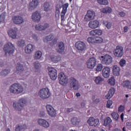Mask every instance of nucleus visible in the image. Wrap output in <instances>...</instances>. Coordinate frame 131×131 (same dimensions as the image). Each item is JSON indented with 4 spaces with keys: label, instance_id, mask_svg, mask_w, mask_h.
<instances>
[{
    "label": "nucleus",
    "instance_id": "f257e3e1",
    "mask_svg": "<svg viewBox=\"0 0 131 131\" xmlns=\"http://www.w3.org/2000/svg\"><path fill=\"white\" fill-rule=\"evenodd\" d=\"M9 91L11 94L19 95L24 91L23 86L19 83H14L9 87Z\"/></svg>",
    "mask_w": 131,
    "mask_h": 131
},
{
    "label": "nucleus",
    "instance_id": "f03ea898",
    "mask_svg": "<svg viewBox=\"0 0 131 131\" xmlns=\"http://www.w3.org/2000/svg\"><path fill=\"white\" fill-rule=\"evenodd\" d=\"M3 50L6 55H7V54L12 55L15 52V46L11 42H8L4 45Z\"/></svg>",
    "mask_w": 131,
    "mask_h": 131
},
{
    "label": "nucleus",
    "instance_id": "7ed1b4c3",
    "mask_svg": "<svg viewBox=\"0 0 131 131\" xmlns=\"http://www.w3.org/2000/svg\"><path fill=\"white\" fill-rule=\"evenodd\" d=\"M26 100L24 98L19 99L17 103H13V107L18 111H21L23 110V107L26 105Z\"/></svg>",
    "mask_w": 131,
    "mask_h": 131
},
{
    "label": "nucleus",
    "instance_id": "20e7f679",
    "mask_svg": "<svg viewBox=\"0 0 131 131\" xmlns=\"http://www.w3.org/2000/svg\"><path fill=\"white\" fill-rule=\"evenodd\" d=\"M100 61L101 63L104 65H110L113 62V58H112V56L106 54L101 56Z\"/></svg>",
    "mask_w": 131,
    "mask_h": 131
},
{
    "label": "nucleus",
    "instance_id": "39448f33",
    "mask_svg": "<svg viewBox=\"0 0 131 131\" xmlns=\"http://www.w3.org/2000/svg\"><path fill=\"white\" fill-rule=\"evenodd\" d=\"M39 96L41 99H48L51 96L50 90L48 88H43L39 92Z\"/></svg>",
    "mask_w": 131,
    "mask_h": 131
},
{
    "label": "nucleus",
    "instance_id": "423d86ee",
    "mask_svg": "<svg viewBox=\"0 0 131 131\" xmlns=\"http://www.w3.org/2000/svg\"><path fill=\"white\" fill-rule=\"evenodd\" d=\"M114 55L118 58H121L123 56V47L118 46L114 50Z\"/></svg>",
    "mask_w": 131,
    "mask_h": 131
},
{
    "label": "nucleus",
    "instance_id": "0eeeda50",
    "mask_svg": "<svg viewBox=\"0 0 131 131\" xmlns=\"http://www.w3.org/2000/svg\"><path fill=\"white\" fill-rule=\"evenodd\" d=\"M58 79L59 83L62 85H66L68 83V78L63 73H60L58 74Z\"/></svg>",
    "mask_w": 131,
    "mask_h": 131
},
{
    "label": "nucleus",
    "instance_id": "6e6552de",
    "mask_svg": "<svg viewBox=\"0 0 131 131\" xmlns=\"http://www.w3.org/2000/svg\"><path fill=\"white\" fill-rule=\"evenodd\" d=\"M97 65V61L94 57L90 58L86 61V66L88 69H93Z\"/></svg>",
    "mask_w": 131,
    "mask_h": 131
},
{
    "label": "nucleus",
    "instance_id": "1a4fd4ad",
    "mask_svg": "<svg viewBox=\"0 0 131 131\" xmlns=\"http://www.w3.org/2000/svg\"><path fill=\"white\" fill-rule=\"evenodd\" d=\"M95 17H96V13H95L94 11L88 10L87 13L84 17V20L85 21H86V22H89V21L94 20V19H95Z\"/></svg>",
    "mask_w": 131,
    "mask_h": 131
},
{
    "label": "nucleus",
    "instance_id": "9d476101",
    "mask_svg": "<svg viewBox=\"0 0 131 131\" xmlns=\"http://www.w3.org/2000/svg\"><path fill=\"white\" fill-rule=\"evenodd\" d=\"M103 40L102 37L98 36L89 37L88 38V41L89 43H101Z\"/></svg>",
    "mask_w": 131,
    "mask_h": 131
},
{
    "label": "nucleus",
    "instance_id": "9b49d317",
    "mask_svg": "<svg viewBox=\"0 0 131 131\" xmlns=\"http://www.w3.org/2000/svg\"><path fill=\"white\" fill-rule=\"evenodd\" d=\"M70 87L73 89L75 91H77L79 89L78 81L73 77H71L70 79Z\"/></svg>",
    "mask_w": 131,
    "mask_h": 131
},
{
    "label": "nucleus",
    "instance_id": "f8f14e48",
    "mask_svg": "<svg viewBox=\"0 0 131 131\" xmlns=\"http://www.w3.org/2000/svg\"><path fill=\"white\" fill-rule=\"evenodd\" d=\"M49 75L52 80H56L57 79V70L53 68H48Z\"/></svg>",
    "mask_w": 131,
    "mask_h": 131
},
{
    "label": "nucleus",
    "instance_id": "ddd939ff",
    "mask_svg": "<svg viewBox=\"0 0 131 131\" xmlns=\"http://www.w3.org/2000/svg\"><path fill=\"white\" fill-rule=\"evenodd\" d=\"M56 50L59 54H64L65 52V43L62 41L58 42L56 45Z\"/></svg>",
    "mask_w": 131,
    "mask_h": 131
},
{
    "label": "nucleus",
    "instance_id": "4468645a",
    "mask_svg": "<svg viewBox=\"0 0 131 131\" xmlns=\"http://www.w3.org/2000/svg\"><path fill=\"white\" fill-rule=\"evenodd\" d=\"M50 23H45L42 25L38 24L36 25L35 29L36 30H38L39 31H43L48 29V28H50Z\"/></svg>",
    "mask_w": 131,
    "mask_h": 131
},
{
    "label": "nucleus",
    "instance_id": "2eb2a0df",
    "mask_svg": "<svg viewBox=\"0 0 131 131\" xmlns=\"http://www.w3.org/2000/svg\"><path fill=\"white\" fill-rule=\"evenodd\" d=\"M75 47L78 51H81V52H83L86 49V45L85 42H83L81 41H79L76 42Z\"/></svg>",
    "mask_w": 131,
    "mask_h": 131
},
{
    "label": "nucleus",
    "instance_id": "dca6fc26",
    "mask_svg": "<svg viewBox=\"0 0 131 131\" xmlns=\"http://www.w3.org/2000/svg\"><path fill=\"white\" fill-rule=\"evenodd\" d=\"M46 109L49 115L51 116L52 117H55L56 115H57V113H56V110L52 106V105L48 104L46 105Z\"/></svg>",
    "mask_w": 131,
    "mask_h": 131
},
{
    "label": "nucleus",
    "instance_id": "f3484780",
    "mask_svg": "<svg viewBox=\"0 0 131 131\" xmlns=\"http://www.w3.org/2000/svg\"><path fill=\"white\" fill-rule=\"evenodd\" d=\"M90 126H97L99 124V119H95L93 117H91L87 121Z\"/></svg>",
    "mask_w": 131,
    "mask_h": 131
},
{
    "label": "nucleus",
    "instance_id": "a211bd4d",
    "mask_svg": "<svg viewBox=\"0 0 131 131\" xmlns=\"http://www.w3.org/2000/svg\"><path fill=\"white\" fill-rule=\"evenodd\" d=\"M12 20L14 24L20 25L24 22L23 18L19 15H15L12 17Z\"/></svg>",
    "mask_w": 131,
    "mask_h": 131
},
{
    "label": "nucleus",
    "instance_id": "6ab92c4d",
    "mask_svg": "<svg viewBox=\"0 0 131 131\" xmlns=\"http://www.w3.org/2000/svg\"><path fill=\"white\" fill-rule=\"evenodd\" d=\"M68 7H69V3H66L62 5V10L60 14L61 21H63L64 18H65V15H66V13H67V9H68Z\"/></svg>",
    "mask_w": 131,
    "mask_h": 131
},
{
    "label": "nucleus",
    "instance_id": "aec40b11",
    "mask_svg": "<svg viewBox=\"0 0 131 131\" xmlns=\"http://www.w3.org/2000/svg\"><path fill=\"white\" fill-rule=\"evenodd\" d=\"M99 25H100V22L99 20H91L88 24L89 28H91V29H96V28H98Z\"/></svg>",
    "mask_w": 131,
    "mask_h": 131
},
{
    "label": "nucleus",
    "instance_id": "412c9836",
    "mask_svg": "<svg viewBox=\"0 0 131 131\" xmlns=\"http://www.w3.org/2000/svg\"><path fill=\"white\" fill-rule=\"evenodd\" d=\"M41 16L38 11L34 12L32 15V19L34 22L38 23L40 21Z\"/></svg>",
    "mask_w": 131,
    "mask_h": 131
},
{
    "label": "nucleus",
    "instance_id": "4be33fe9",
    "mask_svg": "<svg viewBox=\"0 0 131 131\" xmlns=\"http://www.w3.org/2000/svg\"><path fill=\"white\" fill-rule=\"evenodd\" d=\"M110 68L105 67L102 69V76L104 78H108L110 76Z\"/></svg>",
    "mask_w": 131,
    "mask_h": 131
},
{
    "label": "nucleus",
    "instance_id": "5701e85b",
    "mask_svg": "<svg viewBox=\"0 0 131 131\" xmlns=\"http://www.w3.org/2000/svg\"><path fill=\"white\" fill-rule=\"evenodd\" d=\"M33 50H34V46L31 43L28 44L25 48L26 54H31L33 52Z\"/></svg>",
    "mask_w": 131,
    "mask_h": 131
},
{
    "label": "nucleus",
    "instance_id": "b1692460",
    "mask_svg": "<svg viewBox=\"0 0 131 131\" xmlns=\"http://www.w3.org/2000/svg\"><path fill=\"white\" fill-rule=\"evenodd\" d=\"M8 34L10 37L13 38V39H15L17 38V30H13V29H10L8 32Z\"/></svg>",
    "mask_w": 131,
    "mask_h": 131
},
{
    "label": "nucleus",
    "instance_id": "393cba45",
    "mask_svg": "<svg viewBox=\"0 0 131 131\" xmlns=\"http://www.w3.org/2000/svg\"><path fill=\"white\" fill-rule=\"evenodd\" d=\"M24 71V67L23 64H21L20 62H18L16 66V73L17 74H21V73Z\"/></svg>",
    "mask_w": 131,
    "mask_h": 131
},
{
    "label": "nucleus",
    "instance_id": "a878e982",
    "mask_svg": "<svg viewBox=\"0 0 131 131\" xmlns=\"http://www.w3.org/2000/svg\"><path fill=\"white\" fill-rule=\"evenodd\" d=\"M90 35L95 36V35H102L103 34V30L101 29H95L90 32Z\"/></svg>",
    "mask_w": 131,
    "mask_h": 131
},
{
    "label": "nucleus",
    "instance_id": "bb28decb",
    "mask_svg": "<svg viewBox=\"0 0 131 131\" xmlns=\"http://www.w3.org/2000/svg\"><path fill=\"white\" fill-rule=\"evenodd\" d=\"M42 8H43V10L45 12H50L51 10V4L50 2L46 1L42 5Z\"/></svg>",
    "mask_w": 131,
    "mask_h": 131
},
{
    "label": "nucleus",
    "instance_id": "cd10ccee",
    "mask_svg": "<svg viewBox=\"0 0 131 131\" xmlns=\"http://www.w3.org/2000/svg\"><path fill=\"white\" fill-rule=\"evenodd\" d=\"M38 123L39 124V125H41V126H43V127H49L50 126V123H48L47 120L43 119H40L38 120Z\"/></svg>",
    "mask_w": 131,
    "mask_h": 131
},
{
    "label": "nucleus",
    "instance_id": "c85d7f7f",
    "mask_svg": "<svg viewBox=\"0 0 131 131\" xmlns=\"http://www.w3.org/2000/svg\"><path fill=\"white\" fill-rule=\"evenodd\" d=\"M39 3V0H32V2L30 3L29 4V9L32 10L37 8L38 6V3Z\"/></svg>",
    "mask_w": 131,
    "mask_h": 131
},
{
    "label": "nucleus",
    "instance_id": "c756f323",
    "mask_svg": "<svg viewBox=\"0 0 131 131\" xmlns=\"http://www.w3.org/2000/svg\"><path fill=\"white\" fill-rule=\"evenodd\" d=\"M122 86L127 90H131V81L128 80H125L122 82Z\"/></svg>",
    "mask_w": 131,
    "mask_h": 131
},
{
    "label": "nucleus",
    "instance_id": "7c9ffc66",
    "mask_svg": "<svg viewBox=\"0 0 131 131\" xmlns=\"http://www.w3.org/2000/svg\"><path fill=\"white\" fill-rule=\"evenodd\" d=\"M120 68L117 65H114L113 67V73L115 76H119Z\"/></svg>",
    "mask_w": 131,
    "mask_h": 131
},
{
    "label": "nucleus",
    "instance_id": "2f4dec72",
    "mask_svg": "<svg viewBox=\"0 0 131 131\" xmlns=\"http://www.w3.org/2000/svg\"><path fill=\"white\" fill-rule=\"evenodd\" d=\"M71 122L73 126H77L80 123V119L77 117H74L71 119Z\"/></svg>",
    "mask_w": 131,
    "mask_h": 131
},
{
    "label": "nucleus",
    "instance_id": "473e14b6",
    "mask_svg": "<svg viewBox=\"0 0 131 131\" xmlns=\"http://www.w3.org/2000/svg\"><path fill=\"white\" fill-rule=\"evenodd\" d=\"M115 93V89L113 88H112L110 89L108 94L105 95L106 99H111L113 97V95Z\"/></svg>",
    "mask_w": 131,
    "mask_h": 131
},
{
    "label": "nucleus",
    "instance_id": "72a5a7b5",
    "mask_svg": "<svg viewBox=\"0 0 131 131\" xmlns=\"http://www.w3.org/2000/svg\"><path fill=\"white\" fill-rule=\"evenodd\" d=\"M111 122H112V119L109 117H106L104 118L103 125L104 126H110L111 125Z\"/></svg>",
    "mask_w": 131,
    "mask_h": 131
},
{
    "label": "nucleus",
    "instance_id": "f704fd0d",
    "mask_svg": "<svg viewBox=\"0 0 131 131\" xmlns=\"http://www.w3.org/2000/svg\"><path fill=\"white\" fill-rule=\"evenodd\" d=\"M100 12L103 14H107V13H110L112 12V8L110 7H106L105 8H101Z\"/></svg>",
    "mask_w": 131,
    "mask_h": 131
},
{
    "label": "nucleus",
    "instance_id": "c9c22d12",
    "mask_svg": "<svg viewBox=\"0 0 131 131\" xmlns=\"http://www.w3.org/2000/svg\"><path fill=\"white\" fill-rule=\"evenodd\" d=\"M27 129L26 124L18 125L15 128V131H24Z\"/></svg>",
    "mask_w": 131,
    "mask_h": 131
},
{
    "label": "nucleus",
    "instance_id": "e433bc0d",
    "mask_svg": "<svg viewBox=\"0 0 131 131\" xmlns=\"http://www.w3.org/2000/svg\"><path fill=\"white\" fill-rule=\"evenodd\" d=\"M51 59L54 63H58L59 61H61V56L60 55H53L51 57Z\"/></svg>",
    "mask_w": 131,
    "mask_h": 131
},
{
    "label": "nucleus",
    "instance_id": "4c0bfd02",
    "mask_svg": "<svg viewBox=\"0 0 131 131\" xmlns=\"http://www.w3.org/2000/svg\"><path fill=\"white\" fill-rule=\"evenodd\" d=\"M42 55V53H41V51H37L35 53L34 58L35 60H39V59L41 58Z\"/></svg>",
    "mask_w": 131,
    "mask_h": 131
},
{
    "label": "nucleus",
    "instance_id": "58836bf2",
    "mask_svg": "<svg viewBox=\"0 0 131 131\" xmlns=\"http://www.w3.org/2000/svg\"><path fill=\"white\" fill-rule=\"evenodd\" d=\"M104 81V79L101 76H97L95 77L94 81L96 84H101Z\"/></svg>",
    "mask_w": 131,
    "mask_h": 131
},
{
    "label": "nucleus",
    "instance_id": "ea45409f",
    "mask_svg": "<svg viewBox=\"0 0 131 131\" xmlns=\"http://www.w3.org/2000/svg\"><path fill=\"white\" fill-rule=\"evenodd\" d=\"M111 116L113 119H115L116 121H117L118 120V119L119 118V115L116 112H113L111 114Z\"/></svg>",
    "mask_w": 131,
    "mask_h": 131
},
{
    "label": "nucleus",
    "instance_id": "a19ab883",
    "mask_svg": "<svg viewBox=\"0 0 131 131\" xmlns=\"http://www.w3.org/2000/svg\"><path fill=\"white\" fill-rule=\"evenodd\" d=\"M97 2L100 5H103V6H107L109 5L108 0H97Z\"/></svg>",
    "mask_w": 131,
    "mask_h": 131
},
{
    "label": "nucleus",
    "instance_id": "79ce46f5",
    "mask_svg": "<svg viewBox=\"0 0 131 131\" xmlns=\"http://www.w3.org/2000/svg\"><path fill=\"white\" fill-rule=\"evenodd\" d=\"M53 38H54V35H53V34H50L45 37L44 41L45 42H47V41H51Z\"/></svg>",
    "mask_w": 131,
    "mask_h": 131
},
{
    "label": "nucleus",
    "instance_id": "37998d69",
    "mask_svg": "<svg viewBox=\"0 0 131 131\" xmlns=\"http://www.w3.org/2000/svg\"><path fill=\"white\" fill-rule=\"evenodd\" d=\"M108 83L111 85H115V79L114 77H112L108 80Z\"/></svg>",
    "mask_w": 131,
    "mask_h": 131
},
{
    "label": "nucleus",
    "instance_id": "c03bdc74",
    "mask_svg": "<svg viewBox=\"0 0 131 131\" xmlns=\"http://www.w3.org/2000/svg\"><path fill=\"white\" fill-rule=\"evenodd\" d=\"M10 71H11V70H10L6 69V70L2 71L1 72V74L3 76H7V75H8V74H9V73H10Z\"/></svg>",
    "mask_w": 131,
    "mask_h": 131
},
{
    "label": "nucleus",
    "instance_id": "a18cd8bd",
    "mask_svg": "<svg viewBox=\"0 0 131 131\" xmlns=\"http://www.w3.org/2000/svg\"><path fill=\"white\" fill-rule=\"evenodd\" d=\"M103 24L105 25V26H106V28L107 29H111V27L112 26V24L110 22L106 21H103Z\"/></svg>",
    "mask_w": 131,
    "mask_h": 131
},
{
    "label": "nucleus",
    "instance_id": "49530a36",
    "mask_svg": "<svg viewBox=\"0 0 131 131\" xmlns=\"http://www.w3.org/2000/svg\"><path fill=\"white\" fill-rule=\"evenodd\" d=\"M102 69H103V64L102 63H98L96 66V71L100 72V71H102Z\"/></svg>",
    "mask_w": 131,
    "mask_h": 131
},
{
    "label": "nucleus",
    "instance_id": "de8ad7c7",
    "mask_svg": "<svg viewBox=\"0 0 131 131\" xmlns=\"http://www.w3.org/2000/svg\"><path fill=\"white\" fill-rule=\"evenodd\" d=\"M6 19V12H3L0 15V23L4 22Z\"/></svg>",
    "mask_w": 131,
    "mask_h": 131
},
{
    "label": "nucleus",
    "instance_id": "09e8293b",
    "mask_svg": "<svg viewBox=\"0 0 131 131\" xmlns=\"http://www.w3.org/2000/svg\"><path fill=\"white\" fill-rule=\"evenodd\" d=\"M32 39L37 41V40H38V37H37V36L34 34H32L31 37H30V40H32Z\"/></svg>",
    "mask_w": 131,
    "mask_h": 131
},
{
    "label": "nucleus",
    "instance_id": "8fccbe9b",
    "mask_svg": "<svg viewBox=\"0 0 131 131\" xmlns=\"http://www.w3.org/2000/svg\"><path fill=\"white\" fill-rule=\"evenodd\" d=\"M25 45V41L23 39L19 40L17 41V45L18 47H24Z\"/></svg>",
    "mask_w": 131,
    "mask_h": 131
},
{
    "label": "nucleus",
    "instance_id": "3c124183",
    "mask_svg": "<svg viewBox=\"0 0 131 131\" xmlns=\"http://www.w3.org/2000/svg\"><path fill=\"white\" fill-rule=\"evenodd\" d=\"M126 63V61H125V60L121 59L119 62L120 66H121V67H123V66L125 65Z\"/></svg>",
    "mask_w": 131,
    "mask_h": 131
},
{
    "label": "nucleus",
    "instance_id": "603ef678",
    "mask_svg": "<svg viewBox=\"0 0 131 131\" xmlns=\"http://www.w3.org/2000/svg\"><path fill=\"white\" fill-rule=\"evenodd\" d=\"M34 68L36 69H39L40 68V64L38 63V61H36L34 62Z\"/></svg>",
    "mask_w": 131,
    "mask_h": 131
},
{
    "label": "nucleus",
    "instance_id": "864d4df0",
    "mask_svg": "<svg viewBox=\"0 0 131 131\" xmlns=\"http://www.w3.org/2000/svg\"><path fill=\"white\" fill-rule=\"evenodd\" d=\"M112 104H113V102L111 100H108L107 102L106 107L107 108H110L111 107Z\"/></svg>",
    "mask_w": 131,
    "mask_h": 131
},
{
    "label": "nucleus",
    "instance_id": "5fc2aeb1",
    "mask_svg": "<svg viewBox=\"0 0 131 131\" xmlns=\"http://www.w3.org/2000/svg\"><path fill=\"white\" fill-rule=\"evenodd\" d=\"M119 112H123L124 111V106L120 105L118 108Z\"/></svg>",
    "mask_w": 131,
    "mask_h": 131
},
{
    "label": "nucleus",
    "instance_id": "6e6d98bb",
    "mask_svg": "<svg viewBox=\"0 0 131 131\" xmlns=\"http://www.w3.org/2000/svg\"><path fill=\"white\" fill-rule=\"evenodd\" d=\"M118 15H119L120 17H122V18H123V17H125L126 14L124 12L122 11V12H119L118 13Z\"/></svg>",
    "mask_w": 131,
    "mask_h": 131
},
{
    "label": "nucleus",
    "instance_id": "4d7b16f0",
    "mask_svg": "<svg viewBox=\"0 0 131 131\" xmlns=\"http://www.w3.org/2000/svg\"><path fill=\"white\" fill-rule=\"evenodd\" d=\"M124 32H127L128 31V27L125 26L124 27Z\"/></svg>",
    "mask_w": 131,
    "mask_h": 131
},
{
    "label": "nucleus",
    "instance_id": "13d9d810",
    "mask_svg": "<svg viewBox=\"0 0 131 131\" xmlns=\"http://www.w3.org/2000/svg\"><path fill=\"white\" fill-rule=\"evenodd\" d=\"M100 102V99H96L95 100H94V103L95 104H98Z\"/></svg>",
    "mask_w": 131,
    "mask_h": 131
},
{
    "label": "nucleus",
    "instance_id": "bf43d9fd",
    "mask_svg": "<svg viewBox=\"0 0 131 131\" xmlns=\"http://www.w3.org/2000/svg\"><path fill=\"white\" fill-rule=\"evenodd\" d=\"M124 116V114L123 113H122L120 116V118L122 120V121H123V117Z\"/></svg>",
    "mask_w": 131,
    "mask_h": 131
},
{
    "label": "nucleus",
    "instance_id": "052dcab7",
    "mask_svg": "<svg viewBox=\"0 0 131 131\" xmlns=\"http://www.w3.org/2000/svg\"><path fill=\"white\" fill-rule=\"evenodd\" d=\"M113 131H122L121 129H119L118 128H116L113 130Z\"/></svg>",
    "mask_w": 131,
    "mask_h": 131
},
{
    "label": "nucleus",
    "instance_id": "680f3d73",
    "mask_svg": "<svg viewBox=\"0 0 131 131\" xmlns=\"http://www.w3.org/2000/svg\"><path fill=\"white\" fill-rule=\"evenodd\" d=\"M76 96L77 97H80V96H81L80 93H77Z\"/></svg>",
    "mask_w": 131,
    "mask_h": 131
},
{
    "label": "nucleus",
    "instance_id": "e2e57ef3",
    "mask_svg": "<svg viewBox=\"0 0 131 131\" xmlns=\"http://www.w3.org/2000/svg\"><path fill=\"white\" fill-rule=\"evenodd\" d=\"M73 110L72 108H68V112H71Z\"/></svg>",
    "mask_w": 131,
    "mask_h": 131
},
{
    "label": "nucleus",
    "instance_id": "0e129e2a",
    "mask_svg": "<svg viewBox=\"0 0 131 131\" xmlns=\"http://www.w3.org/2000/svg\"><path fill=\"white\" fill-rule=\"evenodd\" d=\"M125 97H126V98H128V94H126L125 95Z\"/></svg>",
    "mask_w": 131,
    "mask_h": 131
},
{
    "label": "nucleus",
    "instance_id": "69168bd1",
    "mask_svg": "<svg viewBox=\"0 0 131 131\" xmlns=\"http://www.w3.org/2000/svg\"><path fill=\"white\" fill-rule=\"evenodd\" d=\"M6 131H11V130L10 129V128H8L7 129Z\"/></svg>",
    "mask_w": 131,
    "mask_h": 131
},
{
    "label": "nucleus",
    "instance_id": "338daca9",
    "mask_svg": "<svg viewBox=\"0 0 131 131\" xmlns=\"http://www.w3.org/2000/svg\"><path fill=\"white\" fill-rule=\"evenodd\" d=\"M42 116H43L45 115V112H42Z\"/></svg>",
    "mask_w": 131,
    "mask_h": 131
},
{
    "label": "nucleus",
    "instance_id": "774afa93",
    "mask_svg": "<svg viewBox=\"0 0 131 131\" xmlns=\"http://www.w3.org/2000/svg\"><path fill=\"white\" fill-rule=\"evenodd\" d=\"M91 131H96V130H95L94 129H92Z\"/></svg>",
    "mask_w": 131,
    "mask_h": 131
}]
</instances>
